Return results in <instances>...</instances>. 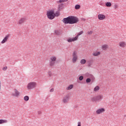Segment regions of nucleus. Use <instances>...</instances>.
<instances>
[{
    "instance_id": "obj_1",
    "label": "nucleus",
    "mask_w": 126,
    "mask_h": 126,
    "mask_svg": "<svg viewBox=\"0 0 126 126\" xmlns=\"http://www.w3.org/2000/svg\"><path fill=\"white\" fill-rule=\"evenodd\" d=\"M79 21L78 18L75 16H69L67 18H65L63 20V23L65 24H75Z\"/></svg>"
},
{
    "instance_id": "obj_2",
    "label": "nucleus",
    "mask_w": 126,
    "mask_h": 126,
    "mask_svg": "<svg viewBox=\"0 0 126 126\" xmlns=\"http://www.w3.org/2000/svg\"><path fill=\"white\" fill-rule=\"evenodd\" d=\"M37 87V83L36 82H30L28 83L27 85V89L28 90H33V89H35Z\"/></svg>"
},
{
    "instance_id": "obj_3",
    "label": "nucleus",
    "mask_w": 126,
    "mask_h": 126,
    "mask_svg": "<svg viewBox=\"0 0 126 126\" xmlns=\"http://www.w3.org/2000/svg\"><path fill=\"white\" fill-rule=\"evenodd\" d=\"M46 15L47 18L50 20H53L55 18V10H49L47 11Z\"/></svg>"
},
{
    "instance_id": "obj_4",
    "label": "nucleus",
    "mask_w": 126,
    "mask_h": 126,
    "mask_svg": "<svg viewBox=\"0 0 126 126\" xmlns=\"http://www.w3.org/2000/svg\"><path fill=\"white\" fill-rule=\"evenodd\" d=\"M11 95L12 97H19L20 96V92L15 88L13 89V91L11 92Z\"/></svg>"
},
{
    "instance_id": "obj_5",
    "label": "nucleus",
    "mask_w": 126,
    "mask_h": 126,
    "mask_svg": "<svg viewBox=\"0 0 126 126\" xmlns=\"http://www.w3.org/2000/svg\"><path fill=\"white\" fill-rule=\"evenodd\" d=\"M77 60H78V56L77 55V52L74 51L72 53V62L73 63H75L76 62H77Z\"/></svg>"
},
{
    "instance_id": "obj_6",
    "label": "nucleus",
    "mask_w": 126,
    "mask_h": 126,
    "mask_svg": "<svg viewBox=\"0 0 126 126\" xmlns=\"http://www.w3.org/2000/svg\"><path fill=\"white\" fill-rule=\"evenodd\" d=\"M57 61V57L55 56H52L50 57V62H49V65L50 66H54L56 64V62Z\"/></svg>"
},
{
    "instance_id": "obj_7",
    "label": "nucleus",
    "mask_w": 126,
    "mask_h": 126,
    "mask_svg": "<svg viewBox=\"0 0 126 126\" xmlns=\"http://www.w3.org/2000/svg\"><path fill=\"white\" fill-rule=\"evenodd\" d=\"M68 100H69V95H64L62 99V103L63 104H67V103H68Z\"/></svg>"
},
{
    "instance_id": "obj_8",
    "label": "nucleus",
    "mask_w": 126,
    "mask_h": 126,
    "mask_svg": "<svg viewBox=\"0 0 126 126\" xmlns=\"http://www.w3.org/2000/svg\"><path fill=\"white\" fill-rule=\"evenodd\" d=\"M97 18L100 21L105 20L106 19V16L102 14H99L97 15Z\"/></svg>"
},
{
    "instance_id": "obj_9",
    "label": "nucleus",
    "mask_w": 126,
    "mask_h": 126,
    "mask_svg": "<svg viewBox=\"0 0 126 126\" xmlns=\"http://www.w3.org/2000/svg\"><path fill=\"white\" fill-rule=\"evenodd\" d=\"M26 20V17H23L21 18L17 22V24H19V25H22L24 22H25V21Z\"/></svg>"
},
{
    "instance_id": "obj_10",
    "label": "nucleus",
    "mask_w": 126,
    "mask_h": 126,
    "mask_svg": "<svg viewBox=\"0 0 126 126\" xmlns=\"http://www.w3.org/2000/svg\"><path fill=\"white\" fill-rule=\"evenodd\" d=\"M77 38L75 36V37H69L67 39L68 43H71L72 42H75V41H77Z\"/></svg>"
},
{
    "instance_id": "obj_11",
    "label": "nucleus",
    "mask_w": 126,
    "mask_h": 126,
    "mask_svg": "<svg viewBox=\"0 0 126 126\" xmlns=\"http://www.w3.org/2000/svg\"><path fill=\"white\" fill-rule=\"evenodd\" d=\"M85 76H86V77H88V78H91V79H95V78H94V76L89 73H86L85 74Z\"/></svg>"
},
{
    "instance_id": "obj_12",
    "label": "nucleus",
    "mask_w": 126,
    "mask_h": 126,
    "mask_svg": "<svg viewBox=\"0 0 126 126\" xmlns=\"http://www.w3.org/2000/svg\"><path fill=\"white\" fill-rule=\"evenodd\" d=\"M104 112H105V109L104 108H100L96 111V113L97 115H100V114H102V113H104Z\"/></svg>"
},
{
    "instance_id": "obj_13",
    "label": "nucleus",
    "mask_w": 126,
    "mask_h": 126,
    "mask_svg": "<svg viewBox=\"0 0 126 126\" xmlns=\"http://www.w3.org/2000/svg\"><path fill=\"white\" fill-rule=\"evenodd\" d=\"M55 35L57 36H60V35H62L63 34V32L60 30H56L54 31Z\"/></svg>"
},
{
    "instance_id": "obj_14",
    "label": "nucleus",
    "mask_w": 126,
    "mask_h": 126,
    "mask_svg": "<svg viewBox=\"0 0 126 126\" xmlns=\"http://www.w3.org/2000/svg\"><path fill=\"white\" fill-rule=\"evenodd\" d=\"M119 45L121 48H125V47H126V43L125 41L120 42Z\"/></svg>"
},
{
    "instance_id": "obj_15",
    "label": "nucleus",
    "mask_w": 126,
    "mask_h": 126,
    "mask_svg": "<svg viewBox=\"0 0 126 126\" xmlns=\"http://www.w3.org/2000/svg\"><path fill=\"white\" fill-rule=\"evenodd\" d=\"M8 38H9V35H7L5 36V37L2 40V42H1V44H4L6 42H7L8 40Z\"/></svg>"
},
{
    "instance_id": "obj_16",
    "label": "nucleus",
    "mask_w": 126,
    "mask_h": 126,
    "mask_svg": "<svg viewBox=\"0 0 126 126\" xmlns=\"http://www.w3.org/2000/svg\"><path fill=\"white\" fill-rule=\"evenodd\" d=\"M101 49L103 50V51H106V50L109 49V45H108V44H103L101 47Z\"/></svg>"
},
{
    "instance_id": "obj_17",
    "label": "nucleus",
    "mask_w": 126,
    "mask_h": 126,
    "mask_svg": "<svg viewBox=\"0 0 126 126\" xmlns=\"http://www.w3.org/2000/svg\"><path fill=\"white\" fill-rule=\"evenodd\" d=\"M103 96L102 94H99L96 96V99L97 101H101V100H103Z\"/></svg>"
},
{
    "instance_id": "obj_18",
    "label": "nucleus",
    "mask_w": 126,
    "mask_h": 126,
    "mask_svg": "<svg viewBox=\"0 0 126 126\" xmlns=\"http://www.w3.org/2000/svg\"><path fill=\"white\" fill-rule=\"evenodd\" d=\"M100 55H101L100 52L96 51L93 53V56H94V57H98V56H100Z\"/></svg>"
},
{
    "instance_id": "obj_19",
    "label": "nucleus",
    "mask_w": 126,
    "mask_h": 126,
    "mask_svg": "<svg viewBox=\"0 0 126 126\" xmlns=\"http://www.w3.org/2000/svg\"><path fill=\"white\" fill-rule=\"evenodd\" d=\"M8 122L7 120L0 119V125L6 124Z\"/></svg>"
},
{
    "instance_id": "obj_20",
    "label": "nucleus",
    "mask_w": 126,
    "mask_h": 126,
    "mask_svg": "<svg viewBox=\"0 0 126 126\" xmlns=\"http://www.w3.org/2000/svg\"><path fill=\"white\" fill-rule=\"evenodd\" d=\"M83 33H84V32H83V31L80 32L76 36V38H77V39L78 40V37H79V36H80L81 35H82Z\"/></svg>"
},
{
    "instance_id": "obj_21",
    "label": "nucleus",
    "mask_w": 126,
    "mask_h": 126,
    "mask_svg": "<svg viewBox=\"0 0 126 126\" xmlns=\"http://www.w3.org/2000/svg\"><path fill=\"white\" fill-rule=\"evenodd\" d=\"M105 6H106V7H111V6H112V3H111V2H106L105 3Z\"/></svg>"
},
{
    "instance_id": "obj_22",
    "label": "nucleus",
    "mask_w": 126,
    "mask_h": 126,
    "mask_svg": "<svg viewBox=\"0 0 126 126\" xmlns=\"http://www.w3.org/2000/svg\"><path fill=\"white\" fill-rule=\"evenodd\" d=\"M63 3H61L58 5V10H62L63 9Z\"/></svg>"
},
{
    "instance_id": "obj_23",
    "label": "nucleus",
    "mask_w": 126,
    "mask_h": 126,
    "mask_svg": "<svg viewBox=\"0 0 126 126\" xmlns=\"http://www.w3.org/2000/svg\"><path fill=\"white\" fill-rule=\"evenodd\" d=\"M91 101L92 102H97L98 101L97 99V96H93V97L91 98Z\"/></svg>"
},
{
    "instance_id": "obj_24",
    "label": "nucleus",
    "mask_w": 126,
    "mask_h": 126,
    "mask_svg": "<svg viewBox=\"0 0 126 126\" xmlns=\"http://www.w3.org/2000/svg\"><path fill=\"white\" fill-rule=\"evenodd\" d=\"M80 63H81V64H85L86 63V60L85 59H82L81 60Z\"/></svg>"
},
{
    "instance_id": "obj_25",
    "label": "nucleus",
    "mask_w": 126,
    "mask_h": 126,
    "mask_svg": "<svg viewBox=\"0 0 126 126\" xmlns=\"http://www.w3.org/2000/svg\"><path fill=\"white\" fill-rule=\"evenodd\" d=\"M99 90H100V87H99L98 86H96V87H95L94 89V92H97V91H99Z\"/></svg>"
},
{
    "instance_id": "obj_26",
    "label": "nucleus",
    "mask_w": 126,
    "mask_h": 126,
    "mask_svg": "<svg viewBox=\"0 0 126 126\" xmlns=\"http://www.w3.org/2000/svg\"><path fill=\"white\" fill-rule=\"evenodd\" d=\"M72 88H73V85L71 84V85H69L66 88V90H71V89H72Z\"/></svg>"
},
{
    "instance_id": "obj_27",
    "label": "nucleus",
    "mask_w": 126,
    "mask_h": 126,
    "mask_svg": "<svg viewBox=\"0 0 126 126\" xmlns=\"http://www.w3.org/2000/svg\"><path fill=\"white\" fill-rule=\"evenodd\" d=\"M24 101H26V102H27L28 101H29V96H28L27 95L24 96Z\"/></svg>"
},
{
    "instance_id": "obj_28",
    "label": "nucleus",
    "mask_w": 126,
    "mask_h": 126,
    "mask_svg": "<svg viewBox=\"0 0 126 126\" xmlns=\"http://www.w3.org/2000/svg\"><path fill=\"white\" fill-rule=\"evenodd\" d=\"M60 12L57 11L56 13H55L54 18L56 17V16L57 17H58V16H60Z\"/></svg>"
},
{
    "instance_id": "obj_29",
    "label": "nucleus",
    "mask_w": 126,
    "mask_h": 126,
    "mask_svg": "<svg viewBox=\"0 0 126 126\" xmlns=\"http://www.w3.org/2000/svg\"><path fill=\"white\" fill-rule=\"evenodd\" d=\"M80 8V5L77 4L75 6V9H79Z\"/></svg>"
},
{
    "instance_id": "obj_30",
    "label": "nucleus",
    "mask_w": 126,
    "mask_h": 126,
    "mask_svg": "<svg viewBox=\"0 0 126 126\" xmlns=\"http://www.w3.org/2000/svg\"><path fill=\"white\" fill-rule=\"evenodd\" d=\"M86 82L87 83H89L90 82H91V79H90V78H88L86 80Z\"/></svg>"
},
{
    "instance_id": "obj_31",
    "label": "nucleus",
    "mask_w": 126,
    "mask_h": 126,
    "mask_svg": "<svg viewBox=\"0 0 126 126\" xmlns=\"http://www.w3.org/2000/svg\"><path fill=\"white\" fill-rule=\"evenodd\" d=\"M114 9H118V8H119V5L117 4H115L114 5Z\"/></svg>"
},
{
    "instance_id": "obj_32",
    "label": "nucleus",
    "mask_w": 126,
    "mask_h": 126,
    "mask_svg": "<svg viewBox=\"0 0 126 126\" xmlns=\"http://www.w3.org/2000/svg\"><path fill=\"white\" fill-rule=\"evenodd\" d=\"M62 2H64L63 0H59L57 1V3H62Z\"/></svg>"
},
{
    "instance_id": "obj_33",
    "label": "nucleus",
    "mask_w": 126,
    "mask_h": 126,
    "mask_svg": "<svg viewBox=\"0 0 126 126\" xmlns=\"http://www.w3.org/2000/svg\"><path fill=\"white\" fill-rule=\"evenodd\" d=\"M93 33V31H90L87 32L88 35H92V33Z\"/></svg>"
},
{
    "instance_id": "obj_34",
    "label": "nucleus",
    "mask_w": 126,
    "mask_h": 126,
    "mask_svg": "<svg viewBox=\"0 0 126 126\" xmlns=\"http://www.w3.org/2000/svg\"><path fill=\"white\" fill-rule=\"evenodd\" d=\"M6 69H7V66H5L2 68V70H3L4 71H5Z\"/></svg>"
},
{
    "instance_id": "obj_35",
    "label": "nucleus",
    "mask_w": 126,
    "mask_h": 126,
    "mask_svg": "<svg viewBox=\"0 0 126 126\" xmlns=\"http://www.w3.org/2000/svg\"><path fill=\"white\" fill-rule=\"evenodd\" d=\"M79 80H80V81H81V80H83V76H81L79 77Z\"/></svg>"
},
{
    "instance_id": "obj_36",
    "label": "nucleus",
    "mask_w": 126,
    "mask_h": 126,
    "mask_svg": "<svg viewBox=\"0 0 126 126\" xmlns=\"http://www.w3.org/2000/svg\"><path fill=\"white\" fill-rule=\"evenodd\" d=\"M48 75L49 76H52V75H53V74L52 73V72L51 71H48Z\"/></svg>"
},
{
    "instance_id": "obj_37",
    "label": "nucleus",
    "mask_w": 126,
    "mask_h": 126,
    "mask_svg": "<svg viewBox=\"0 0 126 126\" xmlns=\"http://www.w3.org/2000/svg\"><path fill=\"white\" fill-rule=\"evenodd\" d=\"M1 91V81H0V92Z\"/></svg>"
},
{
    "instance_id": "obj_38",
    "label": "nucleus",
    "mask_w": 126,
    "mask_h": 126,
    "mask_svg": "<svg viewBox=\"0 0 126 126\" xmlns=\"http://www.w3.org/2000/svg\"><path fill=\"white\" fill-rule=\"evenodd\" d=\"M77 126H81V122H78Z\"/></svg>"
},
{
    "instance_id": "obj_39",
    "label": "nucleus",
    "mask_w": 126,
    "mask_h": 126,
    "mask_svg": "<svg viewBox=\"0 0 126 126\" xmlns=\"http://www.w3.org/2000/svg\"><path fill=\"white\" fill-rule=\"evenodd\" d=\"M54 89L53 88L51 89L50 90V92H54Z\"/></svg>"
},
{
    "instance_id": "obj_40",
    "label": "nucleus",
    "mask_w": 126,
    "mask_h": 126,
    "mask_svg": "<svg viewBox=\"0 0 126 126\" xmlns=\"http://www.w3.org/2000/svg\"><path fill=\"white\" fill-rule=\"evenodd\" d=\"M81 20H82V21H86V19H85V18H82Z\"/></svg>"
},
{
    "instance_id": "obj_41",
    "label": "nucleus",
    "mask_w": 126,
    "mask_h": 126,
    "mask_svg": "<svg viewBox=\"0 0 126 126\" xmlns=\"http://www.w3.org/2000/svg\"><path fill=\"white\" fill-rule=\"evenodd\" d=\"M88 66H91V63H89L88 64Z\"/></svg>"
},
{
    "instance_id": "obj_42",
    "label": "nucleus",
    "mask_w": 126,
    "mask_h": 126,
    "mask_svg": "<svg viewBox=\"0 0 126 126\" xmlns=\"http://www.w3.org/2000/svg\"><path fill=\"white\" fill-rule=\"evenodd\" d=\"M63 0L64 2L65 1H67V0Z\"/></svg>"
},
{
    "instance_id": "obj_43",
    "label": "nucleus",
    "mask_w": 126,
    "mask_h": 126,
    "mask_svg": "<svg viewBox=\"0 0 126 126\" xmlns=\"http://www.w3.org/2000/svg\"><path fill=\"white\" fill-rule=\"evenodd\" d=\"M100 5H103V4H100Z\"/></svg>"
}]
</instances>
